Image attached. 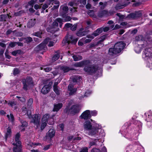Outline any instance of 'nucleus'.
<instances>
[{
    "label": "nucleus",
    "instance_id": "nucleus-10",
    "mask_svg": "<svg viewBox=\"0 0 152 152\" xmlns=\"http://www.w3.org/2000/svg\"><path fill=\"white\" fill-rule=\"evenodd\" d=\"M73 69L70 68L66 66H60L59 69H56L55 71H53V74L54 76L57 75L58 74L61 75V72L62 71H63L64 73L67 72L70 70H73Z\"/></svg>",
    "mask_w": 152,
    "mask_h": 152
},
{
    "label": "nucleus",
    "instance_id": "nucleus-6",
    "mask_svg": "<svg viewBox=\"0 0 152 152\" xmlns=\"http://www.w3.org/2000/svg\"><path fill=\"white\" fill-rule=\"evenodd\" d=\"M20 134L19 133H17L15 136V143L14 142L12 144L14 145V147L13 148L14 152H20L21 147V143L20 140Z\"/></svg>",
    "mask_w": 152,
    "mask_h": 152
},
{
    "label": "nucleus",
    "instance_id": "nucleus-49",
    "mask_svg": "<svg viewBox=\"0 0 152 152\" xmlns=\"http://www.w3.org/2000/svg\"><path fill=\"white\" fill-rule=\"evenodd\" d=\"M92 91L91 90H88L86 91L85 94V97H88L92 93Z\"/></svg>",
    "mask_w": 152,
    "mask_h": 152
},
{
    "label": "nucleus",
    "instance_id": "nucleus-25",
    "mask_svg": "<svg viewBox=\"0 0 152 152\" xmlns=\"http://www.w3.org/2000/svg\"><path fill=\"white\" fill-rule=\"evenodd\" d=\"M63 106V104L62 103H59L54 105L53 109V111H58Z\"/></svg>",
    "mask_w": 152,
    "mask_h": 152
},
{
    "label": "nucleus",
    "instance_id": "nucleus-21",
    "mask_svg": "<svg viewBox=\"0 0 152 152\" xmlns=\"http://www.w3.org/2000/svg\"><path fill=\"white\" fill-rule=\"evenodd\" d=\"M50 86L48 85H45L41 90V92L44 94L48 93L50 90Z\"/></svg>",
    "mask_w": 152,
    "mask_h": 152
},
{
    "label": "nucleus",
    "instance_id": "nucleus-32",
    "mask_svg": "<svg viewBox=\"0 0 152 152\" xmlns=\"http://www.w3.org/2000/svg\"><path fill=\"white\" fill-rule=\"evenodd\" d=\"M36 0H31L30 1H29L27 5L26 8L29 7H33L34 4L36 3Z\"/></svg>",
    "mask_w": 152,
    "mask_h": 152
},
{
    "label": "nucleus",
    "instance_id": "nucleus-8",
    "mask_svg": "<svg viewBox=\"0 0 152 152\" xmlns=\"http://www.w3.org/2000/svg\"><path fill=\"white\" fill-rule=\"evenodd\" d=\"M78 39L75 38L72 35H69L66 37L65 40H63V43H64V45L68 46L69 43L72 44H75Z\"/></svg>",
    "mask_w": 152,
    "mask_h": 152
},
{
    "label": "nucleus",
    "instance_id": "nucleus-12",
    "mask_svg": "<svg viewBox=\"0 0 152 152\" xmlns=\"http://www.w3.org/2000/svg\"><path fill=\"white\" fill-rule=\"evenodd\" d=\"M145 49L142 53V57H149L150 58H152V49L148 47L145 48Z\"/></svg>",
    "mask_w": 152,
    "mask_h": 152
},
{
    "label": "nucleus",
    "instance_id": "nucleus-18",
    "mask_svg": "<svg viewBox=\"0 0 152 152\" xmlns=\"http://www.w3.org/2000/svg\"><path fill=\"white\" fill-rule=\"evenodd\" d=\"M32 119L31 122L34 124H39V120L40 118V114H35L32 116Z\"/></svg>",
    "mask_w": 152,
    "mask_h": 152
},
{
    "label": "nucleus",
    "instance_id": "nucleus-61",
    "mask_svg": "<svg viewBox=\"0 0 152 152\" xmlns=\"http://www.w3.org/2000/svg\"><path fill=\"white\" fill-rule=\"evenodd\" d=\"M77 27V24H74L73 25H72V26L71 27V29L73 31H74L76 29Z\"/></svg>",
    "mask_w": 152,
    "mask_h": 152
},
{
    "label": "nucleus",
    "instance_id": "nucleus-39",
    "mask_svg": "<svg viewBox=\"0 0 152 152\" xmlns=\"http://www.w3.org/2000/svg\"><path fill=\"white\" fill-rule=\"evenodd\" d=\"M114 27V25H113L109 27L107 26L105 27H102V31H103L104 32H107L109 29L113 28Z\"/></svg>",
    "mask_w": 152,
    "mask_h": 152
},
{
    "label": "nucleus",
    "instance_id": "nucleus-1",
    "mask_svg": "<svg viewBox=\"0 0 152 152\" xmlns=\"http://www.w3.org/2000/svg\"><path fill=\"white\" fill-rule=\"evenodd\" d=\"M90 64L89 61L85 60L76 63L74 66L76 67H82L85 66L84 69L88 74L90 75L95 74L98 77L101 76L102 74V64L97 66L96 64L90 65Z\"/></svg>",
    "mask_w": 152,
    "mask_h": 152
},
{
    "label": "nucleus",
    "instance_id": "nucleus-17",
    "mask_svg": "<svg viewBox=\"0 0 152 152\" xmlns=\"http://www.w3.org/2000/svg\"><path fill=\"white\" fill-rule=\"evenodd\" d=\"M55 131L53 129H50L48 131L46 135V137L51 140L55 135Z\"/></svg>",
    "mask_w": 152,
    "mask_h": 152
},
{
    "label": "nucleus",
    "instance_id": "nucleus-9",
    "mask_svg": "<svg viewBox=\"0 0 152 152\" xmlns=\"http://www.w3.org/2000/svg\"><path fill=\"white\" fill-rule=\"evenodd\" d=\"M22 82L23 84V88L25 90H27L28 88L33 86V82L31 77H28L23 79Z\"/></svg>",
    "mask_w": 152,
    "mask_h": 152
},
{
    "label": "nucleus",
    "instance_id": "nucleus-55",
    "mask_svg": "<svg viewBox=\"0 0 152 152\" xmlns=\"http://www.w3.org/2000/svg\"><path fill=\"white\" fill-rule=\"evenodd\" d=\"M68 139L69 140H70L71 139H72L74 140H80L81 138L78 137H74L72 136H70L68 137Z\"/></svg>",
    "mask_w": 152,
    "mask_h": 152
},
{
    "label": "nucleus",
    "instance_id": "nucleus-31",
    "mask_svg": "<svg viewBox=\"0 0 152 152\" xmlns=\"http://www.w3.org/2000/svg\"><path fill=\"white\" fill-rule=\"evenodd\" d=\"M49 115L46 114L44 115L42 118V124H47V121L49 118Z\"/></svg>",
    "mask_w": 152,
    "mask_h": 152
},
{
    "label": "nucleus",
    "instance_id": "nucleus-47",
    "mask_svg": "<svg viewBox=\"0 0 152 152\" xmlns=\"http://www.w3.org/2000/svg\"><path fill=\"white\" fill-rule=\"evenodd\" d=\"M53 90L57 95H59L60 94V90L58 88V87L53 86Z\"/></svg>",
    "mask_w": 152,
    "mask_h": 152
},
{
    "label": "nucleus",
    "instance_id": "nucleus-58",
    "mask_svg": "<svg viewBox=\"0 0 152 152\" xmlns=\"http://www.w3.org/2000/svg\"><path fill=\"white\" fill-rule=\"evenodd\" d=\"M95 37L93 34V33L91 34L88 35L86 36V37L90 39L91 40L93 39Z\"/></svg>",
    "mask_w": 152,
    "mask_h": 152
},
{
    "label": "nucleus",
    "instance_id": "nucleus-35",
    "mask_svg": "<svg viewBox=\"0 0 152 152\" xmlns=\"http://www.w3.org/2000/svg\"><path fill=\"white\" fill-rule=\"evenodd\" d=\"M99 135V137H96L97 138H99L97 140H95V142H96L97 140L99 142V140H100V138L104 136L105 133L104 132V131L103 130H101Z\"/></svg>",
    "mask_w": 152,
    "mask_h": 152
},
{
    "label": "nucleus",
    "instance_id": "nucleus-34",
    "mask_svg": "<svg viewBox=\"0 0 152 152\" xmlns=\"http://www.w3.org/2000/svg\"><path fill=\"white\" fill-rule=\"evenodd\" d=\"M86 0H80L77 1V4L80 7L83 6L86 4Z\"/></svg>",
    "mask_w": 152,
    "mask_h": 152
},
{
    "label": "nucleus",
    "instance_id": "nucleus-15",
    "mask_svg": "<svg viewBox=\"0 0 152 152\" xmlns=\"http://www.w3.org/2000/svg\"><path fill=\"white\" fill-rule=\"evenodd\" d=\"M143 36L140 35L138 36H137L135 38V40L137 42V44L138 45L140 44H144V46L147 45H146V42L143 41Z\"/></svg>",
    "mask_w": 152,
    "mask_h": 152
},
{
    "label": "nucleus",
    "instance_id": "nucleus-40",
    "mask_svg": "<svg viewBox=\"0 0 152 152\" xmlns=\"http://www.w3.org/2000/svg\"><path fill=\"white\" fill-rule=\"evenodd\" d=\"M8 15H0V21H5L7 18Z\"/></svg>",
    "mask_w": 152,
    "mask_h": 152
},
{
    "label": "nucleus",
    "instance_id": "nucleus-43",
    "mask_svg": "<svg viewBox=\"0 0 152 152\" xmlns=\"http://www.w3.org/2000/svg\"><path fill=\"white\" fill-rule=\"evenodd\" d=\"M88 14L91 17L96 18V15L95 14L94 11L93 10H89L88 12Z\"/></svg>",
    "mask_w": 152,
    "mask_h": 152
},
{
    "label": "nucleus",
    "instance_id": "nucleus-20",
    "mask_svg": "<svg viewBox=\"0 0 152 152\" xmlns=\"http://www.w3.org/2000/svg\"><path fill=\"white\" fill-rule=\"evenodd\" d=\"M73 85L71 83H70L68 86V90L70 91L69 94L70 95L74 94L77 91V89L76 88H73Z\"/></svg>",
    "mask_w": 152,
    "mask_h": 152
},
{
    "label": "nucleus",
    "instance_id": "nucleus-13",
    "mask_svg": "<svg viewBox=\"0 0 152 152\" xmlns=\"http://www.w3.org/2000/svg\"><path fill=\"white\" fill-rule=\"evenodd\" d=\"M47 49L45 43L44 42V41L35 48V50L37 51L38 52L42 51L40 53L42 54L43 53V52H45Z\"/></svg>",
    "mask_w": 152,
    "mask_h": 152
},
{
    "label": "nucleus",
    "instance_id": "nucleus-7",
    "mask_svg": "<svg viewBox=\"0 0 152 152\" xmlns=\"http://www.w3.org/2000/svg\"><path fill=\"white\" fill-rule=\"evenodd\" d=\"M71 103H69L68 105L64 110V112L66 113L75 114L79 113L80 110L79 106L78 105H73L69 109V106L71 104Z\"/></svg>",
    "mask_w": 152,
    "mask_h": 152
},
{
    "label": "nucleus",
    "instance_id": "nucleus-29",
    "mask_svg": "<svg viewBox=\"0 0 152 152\" xmlns=\"http://www.w3.org/2000/svg\"><path fill=\"white\" fill-rule=\"evenodd\" d=\"M108 15V12L106 10H103L99 12L98 16L99 17L106 16Z\"/></svg>",
    "mask_w": 152,
    "mask_h": 152
},
{
    "label": "nucleus",
    "instance_id": "nucleus-28",
    "mask_svg": "<svg viewBox=\"0 0 152 152\" xmlns=\"http://www.w3.org/2000/svg\"><path fill=\"white\" fill-rule=\"evenodd\" d=\"M129 3V2L126 3H123L121 4H117L115 7V9L116 10H118L123 8L124 7L126 6Z\"/></svg>",
    "mask_w": 152,
    "mask_h": 152
},
{
    "label": "nucleus",
    "instance_id": "nucleus-2",
    "mask_svg": "<svg viewBox=\"0 0 152 152\" xmlns=\"http://www.w3.org/2000/svg\"><path fill=\"white\" fill-rule=\"evenodd\" d=\"M126 44L123 41L117 42L113 48H110L109 50L108 54L111 56H114L117 53H120L124 48Z\"/></svg>",
    "mask_w": 152,
    "mask_h": 152
},
{
    "label": "nucleus",
    "instance_id": "nucleus-63",
    "mask_svg": "<svg viewBox=\"0 0 152 152\" xmlns=\"http://www.w3.org/2000/svg\"><path fill=\"white\" fill-rule=\"evenodd\" d=\"M32 40V38L31 37H28L25 39V41L27 43L31 42Z\"/></svg>",
    "mask_w": 152,
    "mask_h": 152
},
{
    "label": "nucleus",
    "instance_id": "nucleus-23",
    "mask_svg": "<svg viewBox=\"0 0 152 152\" xmlns=\"http://www.w3.org/2000/svg\"><path fill=\"white\" fill-rule=\"evenodd\" d=\"M23 114L25 113L26 115L27 114V115L28 116L29 118H30L31 117V112L30 110H27V108L26 107H23L22 109Z\"/></svg>",
    "mask_w": 152,
    "mask_h": 152
},
{
    "label": "nucleus",
    "instance_id": "nucleus-59",
    "mask_svg": "<svg viewBox=\"0 0 152 152\" xmlns=\"http://www.w3.org/2000/svg\"><path fill=\"white\" fill-rule=\"evenodd\" d=\"M8 105L12 107L15 105L16 103L14 101H10L8 103Z\"/></svg>",
    "mask_w": 152,
    "mask_h": 152
},
{
    "label": "nucleus",
    "instance_id": "nucleus-36",
    "mask_svg": "<svg viewBox=\"0 0 152 152\" xmlns=\"http://www.w3.org/2000/svg\"><path fill=\"white\" fill-rule=\"evenodd\" d=\"M81 80L80 77L78 76H75L73 80V81L74 83H80Z\"/></svg>",
    "mask_w": 152,
    "mask_h": 152
},
{
    "label": "nucleus",
    "instance_id": "nucleus-56",
    "mask_svg": "<svg viewBox=\"0 0 152 152\" xmlns=\"http://www.w3.org/2000/svg\"><path fill=\"white\" fill-rule=\"evenodd\" d=\"M84 38H82L78 42V45L79 46H82L83 45L84 43V41H83V39L84 40Z\"/></svg>",
    "mask_w": 152,
    "mask_h": 152
},
{
    "label": "nucleus",
    "instance_id": "nucleus-27",
    "mask_svg": "<svg viewBox=\"0 0 152 152\" xmlns=\"http://www.w3.org/2000/svg\"><path fill=\"white\" fill-rule=\"evenodd\" d=\"M87 34L86 32L83 31V28H81L80 29L79 31L77 33V35L78 36L82 37L85 35Z\"/></svg>",
    "mask_w": 152,
    "mask_h": 152
},
{
    "label": "nucleus",
    "instance_id": "nucleus-22",
    "mask_svg": "<svg viewBox=\"0 0 152 152\" xmlns=\"http://www.w3.org/2000/svg\"><path fill=\"white\" fill-rule=\"evenodd\" d=\"M68 10L69 8L67 6H61L60 8V11L62 14H64L67 13Z\"/></svg>",
    "mask_w": 152,
    "mask_h": 152
},
{
    "label": "nucleus",
    "instance_id": "nucleus-44",
    "mask_svg": "<svg viewBox=\"0 0 152 152\" xmlns=\"http://www.w3.org/2000/svg\"><path fill=\"white\" fill-rule=\"evenodd\" d=\"M52 68L50 66H45L42 67H41V70H44L45 72H48L51 70Z\"/></svg>",
    "mask_w": 152,
    "mask_h": 152
},
{
    "label": "nucleus",
    "instance_id": "nucleus-3",
    "mask_svg": "<svg viewBox=\"0 0 152 152\" xmlns=\"http://www.w3.org/2000/svg\"><path fill=\"white\" fill-rule=\"evenodd\" d=\"M89 110H87L83 112L79 117V121L80 123L85 122L84 124H93L96 121L90 118Z\"/></svg>",
    "mask_w": 152,
    "mask_h": 152
},
{
    "label": "nucleus",
    "instance_id": "nucleus-60",
    "mask_svg": "<svg viewBox=\"0 0 152 152\" xmlns=\"http://www.w3.org/2000/svg\"><path fill=\"white\" fill-rule=\"evenodd\" d=\"M71 19V17L69 16H66L64 19V21L65 22L69 21Z\"/></svg>",
    "mask_w": 152,
    "mask_h": 152
},
{
    "label": "nucleus",
    "instance_id": "nucleus-46",
    "mask_svg": "<svg viewBox=\"0 0 152 152\" xmlns=\"http://www.w3.org/2000/svg\"><path fill=\"white\" fill-rule=\"evenodd\" d=\"M7 117L9 121H10L11 122H13L14 120V118L13 115L12 114H10V115H7Z\"/></svg>",
    "mask_w": 152,
    "mask_h": 152
},
{
    "label": "nucleus",
    "instance_id": "nucleus-11",
    "mask_svg": "<svg viewBox=\"0 0 152 152\" xmlns=\"http://www.w3.org/2000/svg\"><path fill=\"white\" fill-rule=\"evenodd\" d=\"M137 148H139L140 149V151H138V152H144V150L143 147L140 145L136 144L129 145L126 148L127 151L128 152H132L137 150Z\"/></svg>",
    "mask_w": 152,
    "mask_h": 152
},
{
    "label": "nucleus",
    "instance_id": "nucleus-57",
    "mask_svg": "<svg viewBox=\"0 0 152 152\" xmlns=\"http://www.w3.org/2000/svg\"><path fill=\"white\" fill-rule=\"evenodd\" d=\"M9 54V51L7 49L6 50V52L5 53V56L6 57V58H7L8 59H10L11 58V56H9L8 54Z\"/></svg>",
    "mask_w": 152,
    "mask_h": 152
},
{
    "label": "nucleus",
    "instance_id": "nucleus-53",
    "mask_svg": "<svg viewBox=\"0 0 152 152\" xmlns=\"http://www.w3.org/2000/svg\"><path fill=\"white\" fill-rule=\"evenodd\" d=\"M37 144H34L32 142H30L27 145V148L29 149H30L32 148H34V146L35 145H36Z\"/></svg>",
    "mask_w": 152,
    "mask_h": 152
},
{
    "label": "nucleus",
    "instance_id": "nucleus-5",
    "mask_svg": "<svg viewBox=\"0 0 152 152\" xmlns=\"http://www.w3.org/2000/svg\"><path fill=\"white\" fill-rule=\"evenodd\" d=\"M84 129L88 135L96 136L98 132V128L94 126H92L91 124H85Z\"/></svg>",
    "mask_w": 152,
    "mask_h": 152
},
{
    "label": "nucleus",
    "instance_id": "nucleus-26",
    "mask_svg": "<svg viewBox=\"0 0 152 152\" xmlns=\"http://www.w3.org/2000/svg\"><path fill=\"white\" fill-rule=\"evenodd\" d=\"M36 19H31L29 20L27 24V26L28 28H31L34 26L35 23Z\"/></svg>",
    "mask_w": 152,
    "mask_h": 152
},
{
    "label": "nucleus",
    "instance_id": "nucleus-50",
    "mask_svg": "<svg viewBox=\"0 0 152 152\" xmlns=\"http://www.w3.org/2000/svg\"><path fill=\"white\" fill-rule=\"evenodd\" d=\"M61 80V78H60L59 77L57 78L55 81L53 86L58 87L57 86V85L58 84V83L60 82Z\"/></svg>",
    "mask_w": 152,
    "mask_h": 152
},
{
    "label": "nucleus",
    "instance_id": "nucleus-30",
    "mask_svg": "<svg viewBox=\"0 0 152 152\" xmlns=\"http://www.w3.org/2000/svg\"><path fill=\"white\" fill-rule=\"evenodd\" d=\"M35 124V127L36 129H40L41 130L43 129L46 126V124Z\"/></svg>",
    "mask_w": 152,
    "mask_h": 152
},
{
    "label": "nucleus",
    "instance_id": "nucleus-38",
    "mask_svg": "<svg viewBox=\"0 0 152 152\" xmlns=\"http://www.w3.org/2000/svg\"><path fill=\"white\" fill-rule=\"evenodd\" d=\"M11 135V129L10 127H8L7 129V132L5 134V139L6 140H7L8 137H10Z\"/></svg>",
    "mask_w": 152,
    "mask_h": 152
},
{
    "label": "nucleus",
    "instance_id": "nucleus-33",
    "mask_svg": "<svg viewBox=\"0 0 152 152\" xmlns=\"http://www.w3.org/2000/svg\"><path fill=\"white\" fill-rule=\"evenodd\" d=\"M74 60L75 61H77L82 59V57L80 55H74L72 56Z\"/></svg>",
    "mask_w": 152,
    "mask_h": 152
},
{
    "label": "nucleus",
    "instance_id": "nucleus-41",
    "mask_svg": "<svg viewBox=\"0 0 152 152\" xmlns=\"http://www.w3.org/2000/svg\"><path fill=\"white\" fill-rule=\"evenodd\" d=\"M89 113L90 114V117L91 118L92 116H95L97 114V111L96 110H89Z\"/></svg>",
    "mask_w": 152,
    "mask_h": 152
},
{
    "label": "nucleus",
    "instance_id": "nucleus-42",
    "mask_svg": "<svg viewBox=\"0 0 152 152\" xmlns=\"http://www.w3.org/2000/svg\"><path fill=\"white\" fill-rule=\"evenodd\" d=\"M21 52V50H15L12 51V54L14 56H17L20 54Z\"/></svg>",
    "mask_w": 152,
    "mask_h": 152
},
{
    "label": "nucleus",
    "instance_id": "nucleus-37",
    "mask_svg": "<svg viewBox=\"0 0 152 152\" xmlns=\"http://www.w3.org/2000/svg\"><path fill=\"white\" fill-rule=\"evenodd\" d=\"M17 44H18V45L19 46H22L23 44L21 43H20L19 42H11L9 44V46L10 47L13 48Z\"/></svg>",
    "mask_w": 152,
    "mask_h": 152
},
{
    "label": "nucleus",
    "instance_id": "nucleus-52",
    "mask_svg": "<svg viewBox=\"0 0 152 152\" xmlns=\"http://www.w3.org/2000/svg\"><path fill=\"white\" fill-rule=\"evenodd\" d=\"M42 32V31L34 33V35L39 37H41Z\"/></svg>",
    "mask_w": 152,
    "mask_h": 152
},
{
    "label": "nucleus",
    "instance_id": "nucleus-16",
    "mask_svg": "<svg viewBox=\"0 0 152 152\" xmlns=\"http://www.w3.org/2000/svg\"><path fill=\"white\" fill-rule=\"evenodd\" d=\"M141 11L135 12L134 13H132L128 15L129 18L135 19L141 16Z\"/></svg>",
    "mask_w": 152,
    "mask_h": 152
},
{
    "label": "nucleus",
    "instance_id": "nucleus-14",
    "mask_svg": "<svg viewBox=\"0 0 152 152\" xmlns=\"http://www.w3.org/2000/svg\"><path fill=\"white\" fill-rule=\"evenodd\" d=\"M144 118L147 122L152 123V111L150 110L145 113Z\"/></svg>",
    "mask_w": 152,
    "mask_h": 152
},
{
    "label": "nucleus",
    "instance_id": "nucleus-62",
    "mask_svg": "<svg viewBox=\"0 0 152 152\" xmlns=\"http://www.w3.org/2000/svg\"><path fill=\"white\" fill-rule=\"evenodd\" d=\"M54 1V0H47L46 1V3L49 5L50 4H53Z\"/></svg>",
    "mask_w": 152,
    "mask_h": 152
},
{
    "label": "nucleus",
    "instance_id": "nucleus-19",
    "mask_svg": "<svg viewBox=\"0 0 152 152\" xmlns=\"http://www.w3.org/2000/svg\"><path fill=\"white\" fill-rule=\"evenodd\" d=\"M44 42L45 45L48 44V45L49 47H51L54 45L55 44L54 42L51 39L49 38H47L44 41Z\"/></svg>",
    "mask_w": 152,
    "mask_h": 152
},
{
    "label": "nucleus",
    "instance_id": "nucleus-51",
    "mask_svg": "<svg viewBox=\"0 0 152 152\" xmlns=\"http://www.w3.org/2000/svg\"><path fill=\"white\" fill-rule=\"evenodd\" d=\"M59 56L58 54L54 55L52 58V60L55 61L57 60L59 58Z\"/></svg>",
    "mask_w": 152,
    "mask_h": 152
},
{
    "label": "nucleus",
    "instance_id": "nucleus-45",
    "mask_svg": "<svg viewBox=\"0 0 152 152\" xmlns=\"http://www.w3.org/2000/svg\"><path fill=\"white\" fill-rule=\"evenodd\" d=\"M33 100L32 98L29 99L27 103V105L28 108H30L33 103Z\"/></svg>",
    "mask_w": 152,
    "mask_h": 152
},
{
    "label": "nucleus",
    "instance_id": "nucleus-4",
    "mask_svg": "<svg viewBox=\"0 0 152 152\" xmlns=\"http://www.w3.org/2000/svg\"><path fill=\"white\" fill-rule=\"evenodd\" d=\"M63 20L60 18H56L53 23L52 26L51 27H48L47 28V30L51 33H54L58 30V23L59 24V26L61 27L62 25Z\"/></svg>",
    "mask_w": 152,
    "mask_h": 152
},
{
    "label": "nucleus",
    "instance_id": "nucleus-24",
    "mask_svg": "<svg viewBox=\"0 0 152 152\" xmlns=\"http://www.w3.org/2000/svg\"><path fill=\"white\" fill-rule=\"evenodd\" d=\"M144 44H140V45H138L137 46L135 47L134 48V50L135 52L137 53H140L142 48H141L143 47L144 46V48H145L147 45L144 46Z\"/></svg>",
    "mask_w": 152,
    "mask_h": 152
},
{
    "label": "nucleus",
    "instance_id": "nucleus-54",
    "mask_svg": "<svg viewBox=\"0 0 152 152\" xmlns=\"http://www.w3.org/2000/svg\"><path fill=\"white\" fill-rule=\"evenodd\" d=\"M107 36V35H104L102 36L101 37V40L98 42L97 44L98 45L102 42H103Z\"/></svg>",
    "mask_w": 152,
    "mask_h": 152
},
{
    "label": "nucleus",
    "instance_id": "nucleus-48",
    "mask_svg": "<svg viewBox=\"0 0 152 152\" xmlns=\"http://www.w3.org/2000/svg\"><path fill=\"white\" fill-rule=\"evenodd\" d=\"M137 116L134 115L133 117L132 118V119L133 120V121H134V123H140L141 122L140 121L138 120H136L135 119L137 118Z\"/></svg>",
    "mask_w": 152,
    "mask_h": 152
},
{
    "label": "nucleus",
    "instance_id": "nucleus-64",
    "mask_svg": "<svg viewBox=\"0 0 152 152\" xmlns=\"http://www.w3.org/2000/svg\"><path fill=\"white\" fill-rule=\"evenodd\" d=\"M91 152H101V151L99 149L96 148L92 149L91 151Z\"/></svg>",
    "mask_w": 152,
    "mask_h": 152
}]
</instances>
